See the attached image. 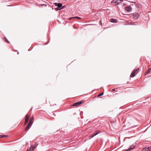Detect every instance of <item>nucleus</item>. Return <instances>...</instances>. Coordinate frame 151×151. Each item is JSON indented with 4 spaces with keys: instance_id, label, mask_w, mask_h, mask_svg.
<instances>
[{
    "instance_id": "obj_20",
    "label": "nucleus",
    "mask_w": 151,
    "mask_h": 151,
    "mask_svg": "<svg viewBox=\"0 0 151 151\" xmlns=\"http://www.w3.org/2000/svg\"><path fill=\"white\" fill-rule=\"evenodd\" d=\"M115 91V88L113 89L111 91L113 92Z\"/></svg>"
},
{
    "instance_id": "obj_11",
    "label": "nucleus",
    "mask_w": 151,
    "mask_h": 151,
    "mask_svg": "<svg viewBox=\"0 0 151 151\" xmlns=\"http://www.w3.org/2000/svg\"><path fill=\"white\" fill-rule=\"evenodd\" d=\"M110 21L112 22H116V20L115 19H111Z\"/></svg>"
},
{
    "instance_id": "obj_19",
    "label": "nucleus",
    "mask_w": 151,
    "mask_h": 151,
    "mask_svg": "<svg viewBox=\"0 0 151 151\" xmlns=\"http://www.w3.org/2000/svg\"><path fill=\"white\" fill-rule=\"evenodd\" d=\"M5 40L6 42L7 43H9V42L8 40L6 38H5Z\"/></svg>"
},
{
    "instance_id": "obj_2",
    "label": "nucleus",
    "mask_w": 151,
    "mask_h": 151,
    "mask_svg": "<svg viewBox=\"0 0 151 151\" xmlns=\"http://www.w3.org/2000/svg\"><path fill=\"white\" fill-rule=\"evenodd\" d=\"M84 102L83 101H78L77 102L74 103L72 105H71L72 106H77L83 103Z\"/></svg>"
},
{
    "instance_id": "obj_10",
    "label": "nucleus",
    "mask_w": 151,
    "mask_h": 151,
    "mask_svg": "<svg viewBox=\"0 0 151 151\" xmlns=\"http://www.w3.org/2000/svg\"><path fill=\"white\" fill-rule=\"evenodd\" d=\"M136 73H134V72L133 71L131 73V74L130 75V76L131 77H134L135 76Z\"/></svg>"
},
{
    "instance_id": "obj_17",
    "label": "nucleus",
    "mask_w": 151,
    "mask_h": 151,
    "mask_svg": "<svg viewBox=\"0 0 151 151\" xmlns=\"http://www.w3.org/2000/svg\"><path fill=\"white\" fill-rule=\"evenodd\" d=\"M8 136L7 135H0V138H4L6 137H7Z\"/></svg>"
},
{
    "instance_id": "obj_7",
    "label": "nucleus",
    "mask_w": 151,
    "mask_h": 151,
    "mask_svg": "<svg viewBox=\"0 0 151 151\" xmlns=\"http://www.w3.org/2000/svg\"><path fill=\"white\" fill-rule=\"evenodd\" d=\"M36 146H31L29 148L30 151H33L36 148Z\"/></svg>"
},
{
    "instance_id": "obj_23",
    "label": "nucleus",
    "mask_w": 151,
    "mask_h": 151,
    "mask_svg": "<svg viewBox=\"0 0 151 151\" xmlns=\"http://www.w3.org/2000/svg\"><path fill=\"white\" fill-rule=\"evenodd\" d=\"M64 8V7H63L62 8Z\"/></svg>"
},
{
    "instance_id": "obj_3",
    "label": "nucleus",
    "mask_w": 151,
    "mask_h": 151,
    "mask_svg": "<svg viewBox=\"0 0 151 151\" xmlns=\"http://www.w3.org/2000/svg\"><path fill=\"white\" fill-rule=\"evenodd\" d=\"M32 125V124L29 122V123L27 124L26 127V128L25 129V131H26L27 130H28L30 128V127H31Z\"/></svg>"
},
{
    "instance_id": "obj_18",
    "label": "nucleus",
    "mask_w": 151,
    "mask_h": 151,
    "mask_svg": "<svg viewBox=\"0 0 151 151\" xmlns=\"http://www.w3.org/2000/svg\"><path fill=\"white\" fill-rule=\"evenodd\" d=\"M103 94H104L103 93H101L100 94H99V95H98V96L99 97V96H101L103 95Z\"/></svg>"
},
{
    "instance_id": "obj_6",
    "label": "nucleus",
    "mask_w": 151,
    "mask_h": 151,
    "mask_svg": "<svg viewBox=\"0 0 151 151\" xmlns=\"http://www.w3.org/2000/svg\"><path fill=\"white\" fill-rule=\"evenodd\" d=\"M125 9L127 12H130L132 10V8L130 6H126Z\"/></svg>"
},
{
    "instance_id": "obj_15",
    "label": "nucleus",
    "mask_w": 151,
    "mask_h": 151,
    "mask_svg": "<svg viewBox=\"0 0 151 151\" xmlns=\"http://www.w3.org/2000/svg\"><path fill=\"white\" fill-rule=\"evenodd\" d=\"M139 68H137V69L135 70L134 71V73H136V74H137L138 73V72L139 71Z\"/></svg>"
},
{
    "instance_id": "obj_1",
    "label": "nucleus",
    "mask_w": 151,
    "mask_h": 151,
    "mask_svg": "<svg viewBox=\"0 0 151 151\" xmlns=\"http://www.w3.org/2000/svg\"><path fill=\"white\" fill-rule=\"evenodd\" d=\"M122 1V0H118L116 1L114 0L112 1V3L114 5H116L120 4Z\"/></svg>"
},
{
    "instance_id": "obj_12",
    "label": "nucleus",
    "mask_w": 151,
    "mask_h": 151,
    "mask_svg": "<svg viewBox=\"0 0 151 151\" xmlns=\"http://www.w3.org/2000/svg\"><path fill=\"white\" fill-rule=\"evenodd\" d=\"M151 148H150L149 147H145V148H144L142 150V151H147L148 150L150 149Z\"/></svg>"
},
{
    "instance_id": "obj_14",
    "label": "nucleus",
    "mask_w": 151,
    "mask_h": 151,
    "mask_svg": "<svg viewBox=\"0 0 151 151\" xmlns=\"http://www.w3.org/2000/svg\"><path fill=\"white\" fill-rule=\"evenodd\" d=\"M151 68H150L145 73V75H147L148 73H149L150 72V70H151Z\"/></svg>"
},
{
    "instance_id": "obj_4",
    "label": "nucleus",
    "mask_w": 151,
    "mask_h": 151,
    "mask_svg": "<svg viewBox=\"0 0 151 151\" xmlns=\"http://www.w3.org/2000/svg\"><path fill=\"white\" fill-rule=\"evenodd\" d=\"M29 116L27 114L26 115V116L25 121V122H24V125H26V124H27V122L28 121V120H29Z\"/></svg>"
},
{
    "instance_id": "obj_22",
    "label": "nucleus",
    "mask_w": 151,
    "mask_h": 151,
    "mask_svg": "<svg viewBox=\"0 0 151 151\" xmlns=\"http://www.w3.org/2000/svg\"><path fill=\"white\" fill-rule=\"evenodd\" d=\"M27 151H30V150L29 149L28 150H27Z\"/></svg>"
},
{
    "instance_id": "obj_21",
    "label": "nucleus",
    "mask_w": 151,
    "mask_h": 151,
    "mask_svg": "<svg viewBox=\"0 0 151 151\" xmlns=\"http://www.w3.org/2000/svg\"><path fill=\"white\" fill-rule=\"evenodd\" d=\"M54 4L55 5V6H58V4L56 3H55Z\"/></svg>"
},
{
    "instance_id": "obj_8",
    "label": "nucleus",
    "mask_w": 151,
    "mask_h": 151,
    "mask_svg": "<svg viewBox=\"0 0 151 151\" xmlns=\"http://www.w3.org/2000/svg\"><path fill=\"white\" fill-rule=\"evenodd\" d=\"M99 133H100V132H96V133H94L92 134V135L90 137V139L92 138L94 136H96L97 134H98Z\"/></svg>"
},
{
    "instance_id": "obj_5",
    "label": "nucleus",
    "mask_w": 151,
    "mask_h": 151,
    "mask_svg": "<svg viewBox=\"0 0 151 151\" xmlns=\"http://www.w3.org/2000/svg\"><path fill=\"white\" fill-rule=\"evenodd\" d=\"M139 17V15L137 13H135L133 14V17L135 19H137Z\"/></svg>"
},
{
    "instance_id": "obj_13",
    "label": "nucleus",
    "mask_w": 151,
    "mask_h": 151,
    "mask_svg": "<svg viewBox=\"0 0 151 151\" xmlns=\"http://www.w3.org/2000/svg\"><path fill=\"white\" fill-rule=\"evenodd\" d=\"M73 18H77V19H81V18L80 17H70V18H69V20H70L72 19H73Z\"/></svg>"
},
{
    "instance_id": "obj_16",
    "label": "nucleus",
    "mask_w": 151,
    "mask_h": 151,
    "mask_svg": "<svg viewBox=\"0 0 151 151\" xmlns=\"http://www.w3.org/2000/svg\"><path fill=\"white\" fill-rule=\"evenodd\" d=\"M62 6V5L60 3H59L58 4V7L59 8H61Z\"/></svg>"
},
{
    "instance_id": "obj_9",
    "label": "nucleus",
    "mask_w": 151,
    "mask_h": 151,
    "mask_svg": "<svg viewBox=\"0 0 151 151\" xmlns=\"http://www.w3.org/2000/svg\"><path fill=\"white\" fill-rule=\"evenodd\" d=\"M34 120V118L33 117H31L29 121V123H30L31 124H32L33 123V121Z\"/></svg>"
}]
</instances>
